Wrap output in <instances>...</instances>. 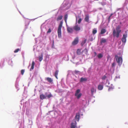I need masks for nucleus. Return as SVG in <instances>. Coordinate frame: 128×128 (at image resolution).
Returning a JSON list of instances; mask_svg holds the SVG:
<instances>
[{
    "instance_id": "obj_1",
    "label": "nucleus",
    "mask_w": 128,
    "mask_h": 128,
    "mask_svg": "<svg viewBox=\"0 0 128 128\" xmlns=\"http://www.w3.org/2000/svg\"><path fill=\"white\" fill-rule=\"evenodd\" d=\"M120 27L118 26L116 28V32L115 29L113 30V35L114 37L116 36L118 38L119 37L120 33L121 32V30L120 29Z\"/></svg>"
},
{
    "instance_id": "obj_2",
    "label": "nucleus",
    "mask_w": 128,
    "mask_h": 128,
    "mask_svg": "<svg viewBox=\"0 0 128 128\" xmlns=\"http://www.w3.org/2000/svg\"><path fill=\"white\" fill-rule=\"evenodd\" d=\"M63 24L62 21H61L60 22V24L58 26V37L60 38L61 36V28Z\"/></svg>"
},
{
    "instance_id": "obj_3",
    "label": "nucleus",
    "mask_w": 128,
    "mask_h": 128,
    "mask_svg": "<svg viewBox=\"0 0 128 128\" xmlns=\"http://www.w3.org/2000/svg\"><path fill=\"white\" fill-rule=\"evenodd\" d=\"M46 93H45V95H46V96L44 95V94H41L40 95V98L42 100H43L44 99H46L47 97L48 98H49L52 96V95L51 93H50L49 94L47 95L46 94Z\"/></svg>"
},
{
    "instance_id": "obj_4",
    "label": "nucleus",
    "mask_w": 128,
    "mask_h": 128,
    "mask_svg": "<svg viewBox=\"0 0 128 128\" xmlns=\"http://www.w3.org/2000/svg\"><path fill=\"white\" fill-rule=\"evenodd\" d=\"M115 57L117 62L118 63L119 65H121L122 64V58L121 57H118L116 55L115 56Z\"/></svg>"
},
{
    "instance_id": "obj_5",
    "label": "nucleus",
    "mask_w": 128,
    "mask_h": 128,
    "mask_svg": "<svg viewBox=\"0 0 128 128\" xmlns=\"http://www.w3.org/2000/svg\"><path fill=\"white\" fill-rule=\"evenodd\" d=\"M127 36V32L126 31L125 32V34H123V37L122 38V42L125 43L126 41V38Z\"/></svg>"
},
{
    "instance_id": "obj_6",
    "label": "nucleus",
    "mask_w": 128,
    "mask_h": 128,
    "mask_svg": "<svg viewBox=\"0 0 128 128\" xmlns=\"http://www.w3.org/2000/svg\"><path fill=\"white\" fill-rule=\"evenodd\" d=\"M73 29L76 31H78L80 30V28L78 25H76L73 27Z\"/></svg>"
},
{
    "instance_id": "obj_7",
    "label": "nucleus",
    "mask_w": 128,
    "mask_h": 128,
    "mask_svg": "<svg viewBox=\"0 0 128 128\" xmlns=\"http://www.w3.org/2000/svg\"><path fill=\"white\" fill-rule=\"evenodd\" d=\"M78 42V37H76L72 42V44L73 45H75L77 44Z\"/></svg>"
},
{
    "instance_id": "obj_8",
    "label": "nucleus",
    "mask_w": 128,
    "mask_h": 128,
    "mask_svg": "<svg viewBox=\"0 0 128 128\" xmlns=\"http://www.w3.org/2000/svg\"><path fill=\"white\" fill-rule=\"evenodd\" d=\"M67 28V30L68 32L72 33L73 32V29L70 27H69L67 24H66Z\"/></svg>"
},
{
    "instance_id": "obj_9",
    "label": "nucleus",
    "mask_w": 128,
    "mask_h": 128,
    "mask_svg": "<svg viewBox=\"0 0 128 128\" xmlns=\"http://www.w3.org/2000/svg\"><path fill=\"white\" fill-rule=\"evenodd\" d=\"M76 122L75 120L72 121L71 124V128H75L76 126Z\"/></svg>"
},
{
    "instance_id": "obj_10",
    "label": "nucleus",
    "mask_w": 128,
    "mask_h": 128,
    "mask_svg": "<svg viewBox=\"0 0 128 128\" xmlns=\"http://www.w3.org/2000/svg\"><path fill=\"white\" fill-rule=\"evenodd\" d=\"M96 88L92 87L91 88V93L92 95H93L94 93L96 92Z\"/></svg>"
},
{
    "instance_id": "obj_11",
    "label": "nucleus",
    "mask_w": 128,
    "mask_h": 128,
    "mask_svg": "<svg viewBox=\"0 0 128 128\" xmlns=\"http://www.w3.org/2000/svg\"><path fill=\"white\" fill-rule=\"evenodd\" d=\"M80 116V115L79 113H76L75 118L76 120L78 122L79 121Z\"/></svg>"
},
{
    "instance_id": "obj_12",
    "label": "nucleus",
    "mask_w": 128,
    "mask_h": 128,
    "mask_svg": "<svg viewBox=\"0 0 128 128\" xmlns=\"http://www.w3.org/2000/svg\"><path fill=\"white\" fill-rule=\"evenodd\" d=\"M45 80H46L48 82L50 83H51L53 81L52 79L51 78L49 77L46 78Z\"/></svg>"
},
{
    "instance_id": "obj_13",
    "label": "nucleus",
    "mask_w": 128,
    "mask_h": 128,
    "mask_svg": "<svg viewBox=\"0 0 128 128\" xmlns=\"http://www.w3.org/2000/svg\"><path fill=\"white\" fill-rule=\"evenodd\" d=\"M85 21L87 22H89V16L88 15H86L85 16L84 18Z\"/></svg>"
},
{
    "instance_id": "obj_14",
    "label": "nucleus",
    "mask_w": 128,
    "mask_h": 128,
    "mask_svg": "<svg viewBox=\"0 0 128 128\" xmlns=\"http://www.w3.org/2000/svg\"><path fill=\"white\" fill-rule=\"evenodd\" d=\"M87 80V78H83L82 77L80 78V82H82L84 81H86Z\"/></svg>"
},
{
    "instance_id": "obj_15",
    "label": "nucleus",
    "mask_w": 128,
    "mask_h": 128,
    "mask_svg": "<svg viewBox=\"0 0 128 128\" xmlns=\"http://www.w3.org/2000/svg\"><path fill=\"white\" fill-rule=\"evenodd\" d=\"M103 88V86L101 84H99L98 86V89L99 90H101Z\"/></svg>"
},
{
    "instance_id": "obj_16",
    "label": "nucleus",
    "mask_w": 128,
    "mask_h": 128,
    "mask_svg": "<svg viewBox=\"0 0 128 128\" xmlns=\"http://www.w3.org/2000/svg\"><path fill=\"white\" fill-rule=\"evenodd\" d=\"M68 15L67 14H66L64 16V20L65 22L66 23V24H67V20L68 18Z\"/></svg>"
},
{
    "instance_id": "obj_17",
    "label": "nucleus",
    "mask_w": 128,
    "mask_h": 128,
    "mask_svg": "<svg viewBox=\"0 0 128 128\" xmlns=\"http://www.w3.org/2000/svg\"><path fill=\"white\" fill-rule=\"evenodd\" d=\"M106 32V30L105 29L102 28V29L100 32V34H104Z\"/></svg>"
},
{
    "instance_id": "obj_18",
    "label": "nucleus",
    "mask_w": 128,
    "mask_h": 128,
    "mask_svg": "<svg viewBox=\"0 0 128 128\" xmlns=\"http://www.w3.org/2000/svg\"><path fill=\"white\" fill-rule=\"evenodd\" d=\"M35 63L34 61H33L32 63L31 67L30 68V70H33L34 68V65Z\"/></svg>"
},
{
    "instance_id": "obj_19",
    "label": "nucleus",
    "mask_w": 128,
    "mask_h": 128,
    "mask_svg": "<svg viewBox=\"0 0 128 128\" xmlns=\"http://www.w3.org/2000/svg\"><path fill=\"white\" fill-rule=\"evenodd\" d=\"M81 49H78L77 50L76 52V53L78 55H80L81 54Z\"/></svg>"
},
{
    "instance_id": "obj_20",
    "label": "nucleus",
    "mask_w": 128,
    "mask_h": 128,
    "mask_svg": "<svg viewBox=\"0 0 128 128\" xmlns=\"http://www.w3.org/2000/svg\"><path fill=\"white\" fill-rule=\"evenodd\" d=\"M58 70H56L55 71L54 74V76L57 79H58L57 76L58 74Z\"/></svg>"
},
{
    "instance_id": "obj_21",
    "label": "nucleus",
    "mask_w": 128,
    "mask_h": 128,
    "mask_svg": "<svg viewBox=\"0 0 128 128\" xmlns=\"http://www.w3.org/2000/svg\"><path fill=\"white\" fill-rule=\"evenodd\" d=\"M39 60L40 62H41L43 59V54H42L40 56L38 57Z\"/></svg>"
},
{
    "instance_id": "obj_22",
    "label": "nucleus",
    "mask_w": 128,
    "mask_h": 128,
    "mask_svg": "<svg viewBox=\"0 0 128 128\" xmlns=\"http://www.w3.org/2000/svg\"><path fill=\"white\" fill-rule=\"evenodd\" d=\"M82 96V94L81 93H80L79 94H77L76 96H76L78 99L80 97Z\"/></svg>"
},
{
    "instance_id": "obj_23",
    "label": "nucleus",
    "mask_w": 128,
    "mask_h": 128,
    "mask_svg": "<svg viewBox=\"0 0 128 128\" xmlns=\"http://www.w3.org/2000/svg\"><path fill=\"white\" fill-rule=\"evenodd\" d=\"M88 52V50L86 48H85L84 49V50H83L82 51V52H84V54H87V52Z\"/></svg>"
},
{
    "instance_id": "obj_24",
    "label": "nucleus",
    "mask_w": 128,
    "mask_h": 128,
    "mask_svg": "<svg viewBox=\"0 0 128 128\" xmlns=\"http://www.w3.org/2000/svg\"><path fill=\"white\" fill-rule=\"evenodd\" d=\"M62 16H58L57 18V20H62Z\"/></svg>"
},
{
    "instance_id": "obj_25",
    "label": "nucleus",
    "mask_w": 128,
    "mask_h": 128,
    "mask_svg": "<svg viewBox=\"0 0 128 128\" xmlns=\"http://www.w3.org/2000/svg\"><path fill=\"white\" fill-rule=\"evenodd\" d=\"M103 56L101 54H100L98 55V57L99 58H100L102 57Z\"/></svg>"
},
{
    "instance_id": "obj_26",
    "label": "nucleus",
    "mask_w": 128,
    "mask_h": 128,
    "mask_svg": "<svg viewBox=\"0 0 128 128\" xmlns=\"http://www.w3.org/2000/svg\"><path fill=\"white\" fill-rule=\"evenodd\" d=\"M80 92V90H79V89L77 90H76V92L75 93V96H76L77 94H78Z\"/></svg>"
},
{
    "instance_id": "obj_27",
    "label": "nucleus",
    "mask_w": 128,
    "mask_h": 128,
    "mask_svg": "<svg viewBox=\"0 0 128 128\" xmlns=\"http://www.w3.org/2000/svg\"><path fill=\"white\" fill-rule=\"evenodd\" d=\"M106 42V40L105 39H104L103 38H102V39L101 41V43H105Z\"/></svg>"
},
{
    "instance_id": "obj_28",
    "label": "nucleus",
    "mask_w": 128,
    "mask_h": 128,
    "mask_svg": "<svg viewBox=\"0 0 128 128\" xmlns=\"http://www.w3.org/2000/svg\"><path fill=\"white\" fill-rule=\"evenodd\" d=\"M97 32V30H94L92 31V33L93 34H95Z\"/></svg>"
},
{
    "instance_id": "obj_29",
    "label": "nucleus",
    "mask_w": 128,
    "mask_h": 128,
    "mask_svg": "<svg viewBox=\"0 0 128 128\" xmlns=\"http://www.w3.org/2000/svg\"><path fill=\"white\" fill-rule=\"evenodd\" d=\"M113 89V88L112 87H110L108 89V91L112 90Z\"/></svg>"
},
{
    "instance_id": "obj_30",
    "label": "nucleus",
    "mask_w": 128,
    "mask_h": 128,
    "mask_svg": "<svg viewBox=\"0 0 128 128\" xmlns=\"http://www.w3.org/2000/svg\"><path fill=\"white\" fill-rule=\"evenodd\" d=\"M106 76L104 75L103 76H102V80H105L106 78Z\"/></svg>"
},
{
    "instance_id": "obj_31",
    "label": "nucleus",
    "mask_w": 128,
    "mask_h": 128,
    "mask_svg": "<svg viewBox=\"0 0 128 128\" xmlns=\"http://www.w3.org/2000/svg\"><path fill=\"white\" fill-rule=\"evenodd\" d=\"M19 50H20V49L19 48H17L16 49V50L14 51V53L17 52H18Z\"/></svg>"
},
{
    "instance_id": "obj_32",
    "label": "nucleus",
    "mask_w": 128,
    "mask_h": 128,
    "mask_svg": "<svg viewBox=\"0 0 128 128\" xmlns=\"http://www.w3.org/2000/svg\"><path fill=\"white\" fill-rule=\"evenodd\" d=\"M82 19L81 18H80L79 20H78V23L79 24L81 22V21H82Z\"/></svg>"
},
{
    "instance_id": "obj_33",
    "label": "nucleus",
    "mask_w": 128,
    "mask_h": 128,
    "mask_svg": "<svg viewBox=\"0 0 128 128\" xmlns=\"http://www.w3.org/2000/svg\"><path fill=\"white\" fill-rule=\"evenodd\" d=\"M24 72V70H21V74L22 75H23Z\"/></svg>"
},
{
    "instance_id": "obj_34",
    "label": "nucleus",
    "mask_w": 128,
    "mask_h": 128,
    "mask_svg": "<svg viewBox=\"0 0 128 128\" xmlns=\"http://www.w3.org/2000/svg\"><path fill=\"white\" fill-rule=\"evenodd\" d=\"M115 62H114L112 64V67H113L115 66Z\"/></svg>"
},
{
    "instance_id": "obj_35",
    "label": "nucleus",
    "mask_w": 128,
    "mask_h": 128,
    "mask_svg": "<svg viewBox=\"0 0 128 128\" xmlns=\"http://www.w3.org/2000/svg\"><path fill=\"white\" fill-rule=\"evenodd\" d=\"M80 72L78 70H76L74 71V73L75 74H76L77 73H78V72Z\"/></svg>"
},
{
    "instance_id": "obj_36",
    "label": "nucleus",
    "mask_w": 128,
    "mask_h": 128,
    "mask_svg": "<svg viewBox=\"0 0 128 128\" xmlns=\"http://www.w3.org/2000/svg\"><path fill=\"white\" fill-rule=\"evenodd\" d=\"M51 30L50 28H49L47 32V33H50L51 32Z\"/></svg>"
},
{
    "instance_id": "obj_37",
    "label": "nucleus",
    "mask_w": 128,
    "mask_h": 128,
    "mask_svg": "<svg viewBox=\"0 0 128 128\" xmlns=\"http://www.w3.org/2000/svg\"><path fill=\"white\" fill-rule=\"evenodd\" d=\"M110 58V56L109 55H108L107 57V60H108L109 58Z\"/></svg>"
},
{
    "instance_id": "obj_38",
    "label": "nucleus",
    "mask_w": 128,
    "mask_h": 128,
    "mask_svg": "<svg viewBox=\"0 0 128 128\" xmlns=\"http://www.w3.org/2000/svg\"><path fill=\"white\" fill-rule=\"evenodd\" d=\"M112 14H111V15L109 16V17L108 18V20L109 21L110 20V18L111 17V16H112Z\"/></svg>"
},
{
    "instance_id": "obj_39",
    "label": "nucleus",
    "mask_w": 128,
    "mask_h": 128,
    "mask_svg": "<svg viewBox=\"0 0 128 128\" xmlns=\"http://www.w3.org/2000/svg\"><path fill=\"white\" fill-rule=\"evenodd\" d=\"M86 40H85L83 42H83V44H85L86 42Z\"/></svg>"
},
{
    "instance_id": "obj_40",
    "label": "nucleus",
    "mask_w": 128,
    "mask_h": 128,
    "mask_svg": "<svg viewBox=\"0 0 128 128\" xmlns=\"http://www.w3.org/2000/svg\"><path fill=\"white\" fill-rule=\"evenodd\" d=\"M94 54L95 56H96L97 55V54H96V52H94Z\"/></svg>"
},
{
    "instance_id": "obj_41",
    "label": "nucleus",
    "mask_w": 128,
    "mask_h": 128,
    "mask_svg": "<svg viewBox=\"0 0 128 128\" xmlns=\"http://www.w3.org/2000/svg\"><path fill=\"white\" fill-rule=\"evenodd\" d=\"M83 42H82V43H81V45L82 46L84 44H83Z\"/></svg>"
},
{
    "instance_id": "obj_42",
    "label": "nucleus",
    "mask_w": 128,
    "mask_h": 128,
    "mask_svg": "<svg viewBox=\"0 0 128 128\" xmlns=\"http://www.w3.org/2000/svg\"><path fill=\"white\" fill-rule=\"evenodd\" d=\"M104 4H106V2H105L104 3Z\"/></svg>"
}]
</instances>
